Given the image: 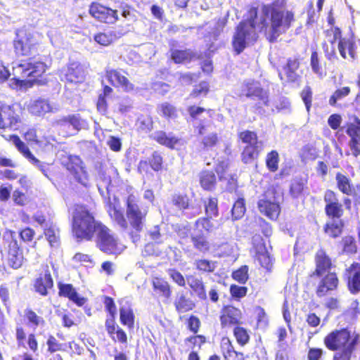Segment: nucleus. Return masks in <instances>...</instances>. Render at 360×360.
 Wrapping results in <instances>:
<instances>
[{"label": "nucleus", "mask_w": 360, "mask_h": 360, "mask_svg": "<svg viewBox=\"0 0 360 360\" xmlns=\"http://www.w3.org/2000/svg\"><path fill=\"white\" fill-rule=\"evenodd\" d=\"M310 66L314 74H316L319 78H323L326 73L323 71V69L320 63L318 53L313 51L310 58Z\"/></svg>", "instance_id": "nucleus-38"}, {"label": "nucleus", "mask_w": 360, "mask_h": 360, "mask_svg": "<svg viewBox=\"0 0 360 360\" xmlns=\"http://www.w3.org/2000/svg\"><path fill=\"white\" fill-rule=\"evenodd\" d=\"M348 288L353 294L360 291V271H355L349 276Z\"/></svg>", "instance_id": "nucleus-45"}, {"label": "nucleus", "mask_w": 360, "mask_h": 360, "mask_svg": "<svg viewBox=\"0 0 360 360\" xmlns=\"http://www.w3.org/2000/svg\"><path fill=\"white\" fill-rule=\"evenodd\" d=\"M267 168L271 172H276L278 169V153L276 150H272L268 153L266 159Z\"/></svg>", "instance_id": "nucleus-50"}, {"label": "nucleus", "mask_w": 360, "mask_h": 360, "mask_svg": "<svg viewBox=\"0 0 360 360\" xmlns=\"http://www.w3.org/2000/svg\"><path fill=\"white\" fill-rule=\"evenodd\" d=\"M200 184L205 190H211L216 182V176L211 171H204L200 174Z\"/></svg>", "instance_id": "nucleus-39"}, {"label": "nucleus", "mask_w": 360, "mask_h": 360, "mask_svg": "<svg viewBox=\"0 0 360 360\" xmlns=\"http://www.w3.org/2000/svg\"><path fill=\"white\" fill-rule=\"evenodd\" d=\"M300 66L297 60H288L287 64L283 66V70L278 72V76L281 81L285 82H295L297 80L299 75L297 72Z\"/></svg>", "instance_id": "nucleus-20"}, {"label": "nucleus", "mask_w": 360, "mask_h": 360, "mask_svg": "<svg viewBox=\"0 0 360 360\" xmlns=\"http://www.w3.org/2000/svg\"><path fill=\"white\" fill-rule=\"evenodd\" d=\"M325 212L330 219L325 226L326 233L332 238L339 236L342 231L343 222L340 217L343 214L342 205L338 202L333 205H326Z\"/></svg>", "instance_id": "nucleus-5"}, {"label": "nucleus", "mask_w": 360, "mask_h": 360, "mask_svg": "<svg viewBox=\"0 0 360 360\" xmlns=\"http://www.w3.org/2000/svg\"><path fill=\"white\" fill-rule=\"evenodd\" d=\"M89 13L94 18L106 23H114L118 18L117 11L99 4H92L89 8Z\"/></svg>", "instance_id": "nucleus-12"}, {"label": "nucleus", "mask_w": 360, "mask_h": 360, "mask_svg": "<svg viewBox=\"0 0 360 360\" xmlns=\"http://www.w3.org/2000/svg\"><path fill=\"white\" fill-rule=\"evenodd\" d=\"M153 120L150 116L141 115L137 120L139 128L145 132H148L153 129Z\"/></svg>", "instance_id": "nucleus-54"}, {"label": "nucleus", "mask_w": 360, "mask_h": 360, "mask_svg": "<svg viewBox=\"0 0 360 360\" xmlns=\"http://www.w3.org/2000/svg\"><path fill=\"white\" fill-rule=\"evenodd\" d=\"M95 220L92 214L84 205H76L72 212V231L78 240H91L94 233L98 231L102 226Z\"/></svg>", "instance_id": "nucleus-3"}, {"label": "nucleus", "mask_w": 360, "mask_h": 360, "mask_svg": "<svg viewBox=\"0 0 360 360\" xmlns=\"http://www.w3.org/2000/svg\"><path fill=\"white\" fill-rule=\"evenodd\" d=\"M359 341V335H352L347 329L335 330L323 340L326 347L334 351L332 360H351Z\"/></svg>", "instance_id": "nucleus-2"}, {"label": "nucleus", "mask_w": 360, "mask_h": 360, "mask_svg": "<svg viewBox=\"0 0 360 360\" xmlns=\"http://www.w3.org/2000/svg\"><path fill=\"white\" fill-rule=\"evenodd\" d=\"M152 138L160 145L172 149L182 145V140L171 132L156 131L152 134Z\"/></svg>", "instance_id": "nucleus-19"}, {"label": "nucleus", "mask_w": 360, "mask_h": 360, "mask_svg": "<svg viewBox=\"0 0 360 360\" xmlns=\"http://www.w3.org/2000/svg\"><path fill=\"white\" fill-rule=\"evenodd\" d=\"M240 310L232 306L224 308L220 316L221 324L223 328L237 325L240 323Z\"/></svg>", "instance_id": "nucleus-18"}, {"label": "nucleus", "mask_w": 360, "mask_h": 360, "mask_svg": "<svg viewBox=\"0 0 360 360\" xmlns=\"http://www.w3.org/2000/svg\"><path fill=\"white\" fill-rule=\"evenodd\" d=\"M188 283L191 288H192L200 299L205 300L207 298L205 288L200 279L191 277L188 278Z\"/></svg>", "instance_id": "nucleus-35"}, {"label": "nucleus", "mask_w": 360, "mask_h": 360, "mask_svg": "<svg viewBox=\"0 0 360 360\" xmlns=\"http://www.w3.org/2000/svg\"><path fill=\"white\" fill-rule=\"evenodd\" d=\"M25 316L28 320L29 323L34 328L45 323L44 319L38 316L32 309H26L25 311Z\"/></svg>", "instance_id": "nucleus-44"}, {"label": "nucleus", "mask_w": 360, "mask_h": 360, "mask_svg": "<svg viewBox=\"0 0 360 360\" xmlns=\"http://www.w3.org/2000/svg\"><path fill=\"white\" fill-rule=\"evenodd\" d=\"M150 164L153 169L159 171L162 169V158L158 152H154L150 160Z\"/></svg>", "instance_id": "nucleus-63"}, {"label": "nucleus", "mask_w": 360, "mask_h": 360, "mask_svg": "<svg viewBox=\"0 0 360 360\" xmlns=\"http://www.w3.org/2000/svg\"><path fill=\"white\" fill-rule=\"evenodd\" d=\"M109 214L110 217L117 222V224L122 229H126L127 228V222L125 219L123 213L117 210L116 208H113L110 210Z\"/></svg>", "instance_id": "nucleus-51"}, {"label": "nucleus", "mask_w": 360, "mask_h": 360, "mask_svg": "<svg viewBox=\"0 0 360 360\" xmlns=\"http://www.w3.org/2000/svg\"><path fill=\"white\" fill-rule=\"evenodd\" d=\"M45 236L52 247L58 246L59 243V230L56 225L51 224L44 229Z\"/></svg>", "instance_id": "nucleus-40"}, {"label": "nucleus", "mask_w": 360, "mask_h": 360, "mask_svg": "<svg viewBox=\"0 0 360 360\" xmlns=\"http://www.w3.org/2000/svg\"><path fill=\"white\" fill-rule=\"evenodd\" d=\"M245 212V200L243 198L238 199L232 208V217L233 220L241 218Z\"/></svg>", "instance_id": "nucleus-48"}, {"label": "nucleus", "mask_w": 360, "mask_h": 360, "mask_svg": "<svg viewBox=\"0 0 360 360\" xmlns=\"http://www.w3.org/2000/svg\"><path fill=\"white\" fill-rule=\"evenodd\" d=\"M58 124L60 125L70 124L76 130H80L88 127L87 122L82 119L79 115H72L64 117L58 121Z\"/></svg>", "instance_id": "nucleus-31"}, {"label": "nucleus", "mask_w": 360, "mask_h": 360, "mask_svg": "<svg viewBox=\"0 0 360 360\" xmlns=\"http://www.w3.org/2000/svg\"><path fill=\"white\" fill-rule=\"evenodd\" d=\"M217 199L214 198H209L207 201H205V213L210 218L217 217L218 215Z\"/></svg>", "instance_id": "nucleus-49"}, {"label": "nucleus", "mask_w": 360, "mask_h": 360, "mask_svg": "<svg viewBox=\"0 0 360 360\" xmlns=\"http://www.w3.org/2000/svg\"><path fill=\"white\" fill-rule=\"evenodd\" d=\"M257 206L260 212L271 219H276L281 212L273 190H268L261 197L257 202Z\"/></svg>", "instance_id": "nucleus-9"}, {"label": "nucleus", "mask_w": 360, "mask_h": 360, "mask_svg": "<svg viewBox=\"0 0 360 360\" xmlns=\"http://www.w3.org/2000/svg\"><path fill=\"white\" fill-rule=\"evenodd\" d=\"M122 34L117 30H110L103 33H98L94 36V40L99 44L108 46L120 38Z\"/></svg>", "instance_id": "nucleus-33"}, {"label": "nucleus", "mask_w": 360, "mask_h": 360, "mask_svg": "<svg viewBox=\"0 0 360 360\" xmlns=\"http://www.w3.org/2000/svg\"><path fill=\"white\" fill-rule=\"evenodd\" d=\"M239 138L243 143H248V145L257 146V143H263L262 141H258L256 133L248 130L240 132Z\"/></svg>", "instance_id": "nucleus-46"}, {"label": "nucleus", "mask_w": 360, "mask_h": 360, "mask_svg": "<svg viewBox=\"0 0 360 360\" xmlns=\"http://www.w3.org/2000/svg\"><path fill=\"white\" fill-rule=\"evenodd\" d=\"M28 110L32 115L41 116L46 112L56 111L58 108L51 105L49 101L39 98L30 102L28 105Z\"/></svg>", "instance_id": "nucleus-21"}, {"label": "nucleus", "mask_w": 360, "mask_h": 360, "mask_svg": "<svg viewBox=\"0 0 360 360\" xmlns=\"http://www.w3.org/2000/svg\"><path fill=\"white\" fill-rule=\"evenodd\" d=\"M294 21V13L287 9L285 0H276L264 4L260 12L257 8L252 7L236 28L232 40L233 49L238 54L240 53L248 45L257 40V32L264 29L266 39L274 42L287 32Z\"/></svg>", "instance_id": "nucleus-1"}, {"label": "nucleus", "mask_w": 360, "mask_h": 360, "mask_svg": "<svg viewBox=\"0 0 360 360\" xmlns=\"http://www.w3.org/2000/svg\"><path fill=\"white\" fill-rule=\"evenodd\" d=\"M96 234L97 246L101 251L110 255L120 252L121 249L118 246L117 240L105 226L98 227V231Z\"/></svg>", "instance_id": "nucleus-8"}, {"label": "nucleus", "mask_w": 360, "mask_h": 360, "mask_svg": "<svg viewBox=\"0 0 360 360\" xmlns=\"http://www.w3.org/2000/svg\"><path fill=\"white\" fill-rule=\"evenodd\" d=\"M248 288L245 286H238L236 285H231L230 287V292L232 297L235 298H242L247 294Z\"/></svg>", "instance_id": "nucleus-61"}, {"label": "nucleus", "mask_w": 360, "mask_h": 360, "mask_svg": "<svg viewBox=\"0 0 360 360\" xmlns=\"http://www.w3.org/2000/svg\"><path fill=\"white\" fill-rule=\"evenodd\" d=\"M23 256L16 240H13L8 245V265L13 269H18L22 264Z\"/></svg>", "instance_id": "nucleus-22"}, {"label": "nucleus", "mask_w": 360, "mask_h": 360, "mask_svg": "<svg viewBox=\"0 0 360 360\" xmlns=\"http://www.w3.org/2000/svg\"><path fill=\"white\" fill-rule=\"evenodd\" d=\"M333 39L330 41L331 44H334L337 39H340L338 43V49L341 56L346 58V51H348L349 55L352 59L355 58V43L352 39L341 38V31L338 27L333 30Z\"/></svg>", "instance_id": "nucleus-13"}, {"label": "nucleus", "mask_w": 360, "mask_h": 360, "mask_svg": "<svg viewBox=\"0 0 360 360\" xmlns=\"http://www.w3.org/2000/svg\"><path fill=\"white\" fill-rule=\"evenodd\" d=\"M174 305L176 311L179 314L186 313L192 310L195 307L194 302L188 297H186L184 291H179L176 293Z\"/></svg>", "instance_id": "nucleus-25"}, {"label": "nucleus", "mask_w": 360, "mask_h": 360, "mask_svg": "<svg viewBox=\"0 0 360 360\" xmlns=\"http://www.w3.org/2000/svg\"><path fill=\"white\" fill-rule=\"evenodd\" d=\"M158 112L167 119H175L177 117L176 108L165 102L158 105Z\"/></svg>", "instance_id": "nucleus-36"}, {"label": "nucleus", "mask_w": 360, "mask_h": 360, "mask_svg": "<svg viewBox=\"0 0 360 360\" xmlns=\"http://www.w3.org/2000/svg\"><path fill=\"white\" fill-rule=\"evenodd\" d=\"M263 150V143L255 145H248L243 150L241 158L242 161L245 163H251L257 159L259 153Z\"/></svg>", "instance_id": "nucleus-29"}, {"label": "nucleus", "mask_w": 360, "mask_h": 360, "mask_svg": "<svg viewBox=\"0 0 360 360\" xmlns=\"http://www.w3.org/2000/svg\"><path fill=\"white\" fill-rule=\"evenodd\" d=\"M349 93L350 88L348 86H345L335 90L329 98V104L331 106H335L338 101L343 99L345 97L348 96Z\"/></svg>", "instance_id": "nucleus-43"}, {"label": "nucleus", "mask_w": 360, "mask_h": 360, "mask_svg": "<svg viewBox=\"0 0 360 360\" xmlns=\"http://www.w3.org/2000/svg\"><path fill=\"white\" fill-rule=\"evenodd\" d=\"M71 162L68 164L67 169L70 171L75 179L85 187L89 186L88 175L82 165V160L78 157L70 158Z\"/></svg>", "instance_id": "nucleus-14"}, {"label": "nucleus", "mask_w": 360, "mask_h": 360, "mask_svg": "<svg viewBox=\"0 0 360 360\" xmlns=\"http://www.w3.org/2000/svg\"><path fill=\"white\" fill-rule=\"evenodd\" d=\"M172 203L179 210H185L188 207V199L186 195H174L172 198Z\"/></svg>", "instance_id": "nucleus-59"}, {"label": "nucleus", "mask_w": 360, "mask_h": 360, "mask_svg": "<svg viewBox=\"0 0 360 360\" xmlns=\"http://www.w3.org/2000/svg\"><path fill=\"white\" fill-rule=\"evenodd\" d=\"M338 285V279L335 274H328L320 282L316 294L319 297H322L329 290H335Z\"/></svg>", "instance_id": "nucleus-26"}, {"label": "nucleus", "mask_w": 360, "mask_h": 360, "mask_svg": "<svg viewBox=\"0 0 360 360\" xmlns=\"http://www.w3.org/2000/svg\"><path fill=\"white\" fill-rule=\"evenodd\" d=\"M1 113L2 129H18L20 117L11 105L2 103Z\"/></svg>", "instance_id": "nucleus-16"}, {"label": "nucleus", "mask_w": 360, "mask_h": 360, "mask_svg": "<svg viewBox=\"0 0 360 360\" xmlns=\"http://www.w3.org/2000/svg\"><path fill=\"white\" fill-rule=\"evenodd\" d=\"M198 270L205 272H212L215 269V262L207 259H200L196 262Z\"/></svg>", "instance_id": "nucleus-57"}, {"label": "nucleus", "mask_w": 360, "mask_h": 360, "mask_svg": "<svg viewBox=\"0 0 360 360\" xmlns=\"http://www.w3.org/2000/svg\"><path fill=\"white\" fill-rule=\"evenodd\" d=\"M350 140L348 143L352 154L354 157L360 155V118L354 117L353 122L349 123L346 129Z\"/></svg>", "instance_id": "nucleus-10"}, {"label": "nucleus", "mask_w": 360, "mask_h": 360, "mask_svg": "<svg viewBox=\"0 0 360 360\" xmlns=\"http://www.w3.org/2000/svg\"><path fill=\"white\" fill-rule=\"evenodd\" d=\"M218 136L215 132H211L203 136L202 143L205 148L211 149L217 145Z\"/></svg>", "instance_id": "nucleus-56"}, {"label": "nucleus", "mask_w": 360, "mask_h": 360, "mask_svg": "<svg viewBox=\"0 0 360 360\" xmlns=\"http://www.w3.org/2000/svg\"><path fill=\"white\" fill-rule=\"evenodd\" d=\"M257 259L262 267L267 270H269L271 268L272 259L266 252L258 253Z\"/></svg>", "instance_id": "nucleus-62"}, {"label": "nucleus", "mask_w": 360, "mask_h": 360, "mask_svg": "<svg viewBox=\"0 0 360 360\" xmlns=\"http://www.w3.org/2000/svg\"><path fill=\"white\" fill-rule=\"evenodd\" d=\"M17 38L14 41V49L17 55L30 56L36 51V44L32 39L19 34H17Z\"/></svg>", "instance_id": "nucleus-17"}, {"label": "nucleus", "mask_w": 360, "mask_h": 360, "mask_svg": "<svg viewBox=\"0 0 360 360\" xmlns=\"http://www.w3.org/2000/svg\"><path fill=\"white\" fill-rule=\"evenodd\" d=\"M271 105L273 107L274 109L271 110L272 112H274L275 110L280 112L281 110H289L290 103L288 98H281L278 101H274V103L271 102Z\"/></svg>", "instance_id": "nucleus-58"}, {"label": "nucleus", "mask_w": 360, "mask_h": 360, "mask_svg": "<svg viewBox=\"0 0 360 360\" xmlns=\"http://www.w3.org/2000/svg\"><path fill=\"white\" fill-rule=\"evenodd\" d=\"M168 275L169 277L178 284L179 286H184L186 284V281L183 275L178 271L175 269H169L168 271Z\"/></svg>", "instance_id": "nucleus-64"}, {"label": "nucleus", "mask_w": 360, "mask_h": 360, "mask_svg": "<svg viewBox=\"0 0 360 360\" xmlns=\"http://www.w3.org/2000/svg\"><path fill=\"white\" fill-rule=\"evenodd\" d=\"M335 181L337 188L343 194L353 195L355 193L354 186L347 176L338 172L335 175Z\"/></svg>", "instance_id": "nucleus-27"}, {"label": "nucleus", "mask_w": 360, "mask_h": 360, "mask_svg": "<svg viewBox=\"0 0 360 360\" xmlns=\"http://www.w3.org/2000/svg\"><path fill=\"white\" fill-rule=\"evenodd\" d=\"M59 295L68 297L70 300L75 302L77 306H83L86 300L80 297L72 284H58Z\"/></svg>", "instance_id": "nucleus-23"}, {"label": "nucleus", "mask_w": 360, "mask_h": 360, "mask_svg": "<svg viewBox=\"0 0 360 360\" xmlns=\"http://www.w3.org/2000/svg\"><path fill=\"white\" fill-rule=\"evenodd\" d=\"M191 241L194 248L201 252H207L210 249L209 242L202 234L192 236Z\"/></svg>", "instance_id": "nucleus-41"}, {"label": "nucleus", "mask_w": 360, "mask_h": 360, "mask_svg": "<svg viewBox=\"0 0 360 360\" xmlns=\"http://www.w3.org/2000/svg\"><path fill=\"white\" fill-rule=\"evenodd\" d=\"M105 76L112 85L121 87L125 91L130 92L134 89V84L119 70L107 69Z\"/></svg>", "instance_id": "nucleus-15"}, {"label": "nucleus", "mask_w": 360, "mask_h": 360, "mask_svg": "<svg viewBox=\"0 0 360 360\" xmlns=\"http://www.w3.org/2000/svg\"><path fill=\"white\" fill-rule=\"evenodd\" d=\"M126 214L130 226L136 231H141L143 227L147 211L139 207L138 200L134 195H129L127 198Z\"/></svg>", "instance_id": "nucleus-6"}, {"label": "nucleus", "mask_w": 360, "mask_h": 360, "mask_svg": "<svg viewBox=\"0 0 360 360\" xmlns=\"http://www.w3.org/2000/svg\"><path fill=\"white\" fill-rule=\"evenodd\" d=\"M242 91L247 97L258 100L259 105H264L269 110H274L269 99L268 91L262 89L259 82L247 80L243 85Z\"/></svg>", "instance_id": "nucleus-7"}, {"label": "nucleus", "mask_w": 360, "mask_h": 360, "mask_svg": "<svg viewBox=\"0 0 360 360\" xmlns=\"http://www.w3.org/2000/svg\"><path fill=\"white\" fill-rule=\"evenodd\" d=\"M10 141L17 148V149L27 158L30 162H38L37 159L33 154L30 152L29 148L22 142L20 138L16 135H12L10 136Z\"/></svg>", "instance_id": "nucleus-32"}, {"label": "nucleus", "mask_w": 360, "mask_h": 360, "mask_svg": "<svg viewBox=\"0 0 360 360\" xmlns=\"http://www.w3.org/2000/svg\"><path fill=\"white\" fill-rule=\"evenodd\" d=\"M53 286V281L52 279L50 271L47 269L44 274H40L36 279L34 287L38 293L42 296L48 294V290L51 289Z\"/></svg>", "instance_id": "nucleus-24"}, {"label": "nucleus", "mask_w": 360, "mask_h": 360, "mask_svg": "<svg viewBox=\"0 0 360 360\" xmlns=\"http://www.w3.org/2000/svg\"><path fill=\"white\" fill-rule=\"evenodd\" d=\"M48 351L51 353L56 352L57 351L65 350L63 348L64 345L60 343L52 335H51L47 340Z\"/></svg>", "instance_id": "nucleus-60"}, {"label": "nucleus", "mask_w": 360, "mask_h": 360, "mask_svg": "<svg viewBox=\"0 0 360 360\" xmlns=\"http://www.w3.org/2000/svg\"><path fill=\"white\" fill-rule=\"evenodd\" d=\"M172 59L176 63H187L191 60L195 56L194 53L190 49L186 50H171Z\"/></svg>", "instance_id": "nucleus-34"}, {"label": "nucleus", "mask_w": 360, "mask_h": 360, "mask_svg": "<svg viewBox=\"0 0 360 360\" xmlns=\"http://www.w3.org/2000/svg\"><path fill=\"white\" fill-rule=\"evenodd\" d=\"M304 186H305V183L304 182V181L302 179H295L292 181L291 186H290V192L291 195L294 198H299L302 195V193L304 191Z\"/></svg>", "instance_id": "nucleus-47"}, {"label": "nucleus", "mask_w": 360, "mask_h": 360, "mask_svg": "<svg viewBox=\"0 0 360 360\" xmlns=\"http://www.w3.org/2000/svg\"><path fill=\"white\" fill-rule=\"evenodd\" d=\"M46 65L41 61L30 58L28 61L18 63L13 66V79L18 83L26 80L28 77H40L46 70Z\"/></svg>", "instance_id": "nucleus-4"}, {"label": "nucleus", "mask_w": 360, "mask_h": 360, "mask_svg": "<svg viewBox=\"0 0 360 360\" xmlns=\"http://www.w3.org/2000/svg\"><path fill=\"white\" fill-rule=\"evenodd\" d=\"M120 308V321L123 325L127 326L129 328L134 327V315L128 302H121Z\"/></svg>", "instance_id": "nucleus-30"}, {"label": "nucleus", "mask_w": 360, "mask_h": 360, "mask_svg": "<svg viewBox=\"0 0 360 360\" xmlns=\"http://www.w3.org/2000/svg\"><path fill=\"white\" fill-rule=\"evenodd\" d=\"M61 79H64L70 83L82 82L86 76V70L78 62H71L68 67L61 70Z\"/></svg>", "instance_id": "nucleus-11"}, {"label": "nucleus", "mask_w": 360, "mask_h": 360, "mask_svg": "<svg viewBox=\"0 0 360 360\" xmlns=\"http://www.w3.org/2000/svg\"><path fill=\"white\" fill-rule=\"evenodd\" d=\"M232 277L236 281L240 283H245L248 279V266H242L240 269L235 271L232 274Z\"/></svg>", "instance_id": "nucleus-53"}, {"label": "nucleus", "mask_w": 360, "mask_h": 360, "mask_svg": "<svg viewBox=\"0 0 360 360\" xmlns=\"http://www.w3.org/2000/svg\"><path fill=\"white\" fill-rule=\"evenodd\" d=\"M233 333L237 340V342L240 345H244L249 341V335L244 328L236 327L234 328Z\"/></svg>", "instance_id": "nucleus-55"}, {"label": "nucleus", "mask_w": 360, "mask_h": 360, "mask_svg": "<svg viewBox=\"0 0 360 360\" xmlns=\"http://www.w3.org/2000/svg\"><path fill=\"white\" fill-rule=\"evenodd\" d=\"M316 274L321 276L323 273L328 271L331 266V261L329 257L326 255V252L323 250H319L316 254Z\"/></svg>", "instance_id": "nucleus-28"}, {"label": "nucleus", "mask_w": 360, "mask_h": 360, "mask_svg": "<svg viewBox=\"0 0 360 360\" xmlns=\"http://www.w3.org/2000/svg\"><path fill=\"white\" fill-rule=\"evenodd\" d=\"M154 289L160 292L164 297L167 300L169 299L171 297V290L169 283L162 280L156 278L153 282Z\"/></svg>", "instance_id": "nucleus-37"}, {"label": "nucleus", "mask_w": 360, "mask_h": 360, "mask_svg": "<svg viewBox=\"0 0 360 360\" xmlns=\"http://www.w3.org/2000/svg\"><path fill=\"white\" fill-rule=\"evenodd\" d=\"M41 131L37 128L29 129L25 133V138L27 141L36 143H42L44 140L49 143V140L45 136H41Z\"/></svg>", "instance_id": "nucleus-42"}, {"label": "nucleus", "mask_w": 360, "mask_h": 360, "mask_svg": "<svg viewBox=\"0 0 360 360\" xmlns=\"http://www.w3.org/2000/svg\"><path fill=\"white\" fill-rule=\"evenodd\" d=\"M343 252L347 254H353L356 252L357 248L355 240L352 236H345L342 238Z\"/></svg>", "instance_id": "nucleus-52"}]
</instances>
